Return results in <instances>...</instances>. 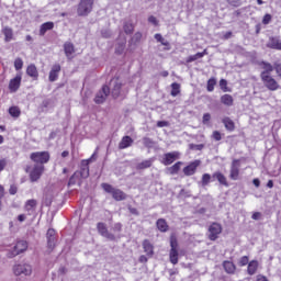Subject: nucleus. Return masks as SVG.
I'll return each instance as SVG.
<instances>
[{"label":"nucleus","instance_id":"nucleus-1","mask_svg":"<svg viewBox=\"0 0 281 281\" xmlns=\"http://www.w3.org/2000/svg\"><path fill=\"white\" fill-rule=\"evenodd\" d=\"M95 155H92L90 159L81 160L80 170L74 172V175L69 178L68 188L71 186H77L79 188L82 187V179H89V164H91V159H93Z\"/></svg>","mask_w":281,"mask_h":281},{"label":"nucleus","instance_id":"nucleus-2","mask_svg":"<svg viewBox=\"0 0 281 281\" xmlns=\"http://www.w3.org/2000/svg\"><path fill=\"white\" fill-rule=\"evenodd\" d=\"M93 1L94 0H80L77 8L78 16H89L93 10Z\"/></svg>","mask_w":281,"mask_h":281},{"label":"nucleus","instance_id":"nucleus-3","mask_svg":"<svg viewBox=\"0 0 281 281\" xmlns=\"http://www.w3.org/2000/svg\"><path fill=\"white\" fill-rule=\"evenodd\" d=\"M30 159H32L34 164H36V166H43L44 164L49 162V159H50L49 151L32 153L30 156Z\"/></svg>","mask_w":281,"mask_h":281},{"label":"nucleus","instance_id":"nucleus-4","mask_svg":"<svg viewBox=\"0 0 281 281\" xmlns=\"http://www.w3.org/2000/svg\"><path fill=\"white\" fill-rule=\"evenodd\" d=\"M14 276H32V265L21 262L13 266Z\"/></svg>","mask_w":281,"mask_h":281},{"label":"nucleus","instance_id":"nucleus-5","mask_svg":"<svg viewBox=\"0 0 281 281\" xmlns=\"http://www.w3.org/2000/svg\"><path fill=\"white\" fill-rule=\"evenodd\" d=\"M27 250V241L25 240H20L15 244L13 249L9 250L7 252L8 258H16L20 254H23V251Z\"/></svg>","mask_w":281,"mask_h":281},{"label":"nucleus","instance_id":"nucleus-6","mask_svg":"<svg viewBox=\"0 0 281 281\" xmlns=\"http://www.w3.org/2000/svg\"><path fill=\"white\" fill-rule=\"evenodd\" d=\"M109 95H111V88L106 85L102 86L94 97L95 104H104Z\"/></svg>","mask_w":281,"mask_h":281},{"label":"nucleus","instance_id":"nucleus-7","mask_svg":"<svg viewBox=\"0 0 281 281\" xmlns=\"http://www.w3.org/2000/svg\"><path fill=\"white\" fill-rule=\"evenodd\" d=\"M260 79L268 91H278L280 89V83L271 75L260 77Z\"/></svg>","mask_w":281,"mask_h":281},{"label":"nucleus","instance_id":"nucleus-8","mask_svg":"<svg viewBox=\"0 0 281 281\" xmlns=\"http://www.w3.org/2000/svg\"><path fill=\"white\" fill-rule=\"evenodd\" d=\"M110 90H111V95L112 98H114V100H117V98L121 95L122 93V81H120L119 78L116 79H112L110 81Z\"/></svg>","mask_w":281,"mask_h":281},{"label":"nucleus","instance_id":"nucleus-9","mask_svg":"<svg viewBox=\"0 0 281 281\" xmlns=\"http://www.w3.org/2000/svg\"><path fill=\"white\" fill-rule=\"evenodd\" d=\"M43 172H45L44 165H34L33 169L30 172L31 182L35 183V181H38V179H41V177H43Z\"/></svg>","mask_w":281,"mask_h":281},{"label":"nucleus","instance_id":"nucleus-10","mask_svg":"<svg viewBox=\"0 0 281 281\" xmlns=\"http://www.w3.org/2000/svg\"><path fill=\"white\" fill-rule=\"evenodd\" d=\"M223 232V226L218 223H212L209 227V239L210 240H216L218 238V235H221Z\"/></svg>","mask_w":281,"mask_h":281},{"label":"nucleus","instance_id":"nucleus-11","mask_svg":"<svg viewBox=\"0 0 281 281\" xmlns=\"http://www.w3.org/2000/svg\"><path fill=\"white\" fill-rule=\"evenodd\" d=\"M239 175H240V160L234 159L231 165L229 179H232V181H238Z\"/></svg>","mask_w":281,"mask_h":281},{"label":"nucleus","instance_id":"nucleus-12","mask_svg":"<svg viewBox=\"0 0 281 281\" xmlns=\"http://www.w3.org/2000/svg\"><path fill=\"white\" fill-rule=\"evenodd\" d=\"M97 229L103 238H108V240H115V235L109 233V228H106V224L99 222L97 224Z\"/></svg>","mask_w":281,"mask_h":281},{"label":"nucleus","instance_id":"nucleus-13","mask_svg":"<svg viewBox=\"0 0 281 281\" xmlns=\"http://www.w3.org/2000/svg\"><path fill=\"white\" fill-rule=\"evenodd\" d=\"M177 159H179L178 151L167 153L164 155L161 164H164V166H171V164H175V161H177Z\"/></svg>","mask_w":281,"mask_h":281},{"label":"nucleus","instance_id":"nucleus-14","mask_svg":"<svg viewBox=\"0 0 281 281\" xmlns=\"http://www.w3.org/2000/svg\"><path fill=\"white\" fill-rule=\"evenodd\" d=\"M201 166V160H194L193 162L189 164L187 167L183 168V173L186 177H192L196 172V169Z\"/></svg>","mask_w":281,"mask_h":281},{"label":"nucleus","instance_id":"nucleus-15","mask_svg":"<svg viewBox=\"0 0 281 281\" xmlns=\"http://www.w3.org/2000/svg\"><path fill=\"white\" fill-rule=\"evenodd\" d=\"M47 238V247L50 249V251L54 250V247H56V231L54 228H49L46 233Z\"/></svg>","mask_w":281,"mask_h":281},{"label":"nucleus","instance_id":"nucleus-16","mask_svg":"<svg viewBox=\"0 0 281 281\" xmlns=\"http://www.w3.org/2000/svg\"><path fill=\"white\" fill-rule=\"evenodd\" d=\"M259 65L263 69L260 74V78H263V76H271V72L276 69V64L271 65L269 61H261Z\"/></svg>","mask_w":281,"mask_h":281},{"label":"nucleus","instance_id":"nucleus-17","mask_svg":"<svg viewBox=\"0 0 281 281\" xmlns=\"http://www.w3.org/2000/svg\"><path fill=\"white\" fill-rule=\"evenodd\" d=\"M36 205L38 202L34 199L27 200L24 204V210L27 212L29 216H32L36 212Z\"/></svg>","mask_w":281,"mask_h":281},{"label":"nucleus","instance_id":"nucleus-18","mask_svg":"<svg viewBox=\"0 0 281 281\" xmlns=\"http://www.w3.org/2000/svg\"><path fill=\"white\" fill-rule=\"evenodd\" d=\"M213 181H218L221 186H225V188H229V183L227 182V178L221 171H215L212 175Z\"/></svg>","mask_w":281,"mask_h":281},{"label":"nucleus","instance_id":"nucleus-19","mask_svg":"<svg viewBox=\"0 0 281 281\" xmlns=\"http://www.w3.org/2000/svg\"><path fill=\"white\" fill-rule=\"evenodd\" d=\"M58 74H60V64H55L48 75L49 82H56L58 80Z\"/></svg>","mask_w":281,"mask_h":281},{"label":"nucleus","instance_id":"nucleus-20","mask_svg":"<svg viewBox=\"0 0 281 281\" xmlns=\"http://www.w3.org/2000/svg\"><path fill=\"white\" fill-rule=\"evenodd\" d=\"M20 87H21V76H16L15 78L10 80L9 90L11 91V93H16Z\"/></svg>","mask_w":281,"mask_h":281},{"label":"nucleus","instance_id":"nucleus-21","mask_svg":"<svg viewBox=\"0 0 281 281\" xmlns=\"http://www.w3.org/2000/svg\"><path fill=\"white\" fill-rule=\"evenodd\" d=\"M267 47H269V49H278L279 52H281L280 37H270Z\"/></svg>","mask_w":281,"mask_h":281},{"label":"nucleus","instance_id":"nucleus-22","mask_svg":"<svg viewBox=\"0 0 281 281\" xmlns=\"http://www.w3.org/2000/svg\"><path fill=\"white\" fill-rule=\"evenodd\" d=\"M223 269L224 271H226L229 276H234V273H236V265H234V262L232 261H223Z\"/></svg>","mask_w":281,"mask_h":281},{"label":"nucleus","instance_id":"nucleus-23","mask_svg":"<svg viewBox=\"0 0 281 281\" xmlns=\"http://www.w3.org/2000/svg\"><path fill=\"white\" fill-rule=\"evenodd\" d=\"M133 146V138L131 136H124L119 143V149L124 150V148H128Z\"/></svg>","mask_w":281,"mask_h":281},{"label":"nucleus","instance_id":"nucleus-24","mask_svg":"<svg viewBox=\"0 0 281 281\" xmlns=\"http://www.w3.org/2000/svg\"><path fill=\"white\" fill-rule=\"evenodd\" d=\"M112 199H114V201H126V193L120 189H114Z\"/></svg>","mask_w":281,"mask_h":281},{"label":"nucleus","instance_id":"nucleus-25","mask_svg":"<svg viewBox=\"0 0 281 281\" xmlns=\"http://www.w3.org/2000/svg\"><path fill=\"white\" fill-rule=\"evenodd\" d=\"M143 249L147 256H153L155 254L153 244H150V240L145 239L143 241Z\"/></svg>","mask_w":281,"mask_h":281},{"label":"nucleus","instance_id":"nucleus-26","mask_svg":"<svg viewBox=\"0 0 281 281\" xmlns=\"http://www.w3.org/2000/svg\"><path fill=\"white\" fill-rule=\"evenodd\" d=\"M222 122H223V124H224L226 131H229V132L232 133L233 131L236 130V124H235L234 121H232V119H229L228 116L224 117V119L222 120Z\"/></svg>","mask_w":281,"mask_h":281},{"label":"nucleus","instance_id":"nucleus-27","mask_svg":"<svg viewBox=\"0 0 281 281\" xmlns=\"http://www.w3.org/2000/svg\"><path fill=\"white\" fill-rule=\"evenodd\" d=\"M54 30V22H45L40 27V36H45V33Z\"/></svg>","mask_w":281,"mask_h":281},{"label":"nucleus","instance_id":"nucleus-28","mask_svg":"<svg viewBox=\"0 0 281 281\" xmlns=\"http://www.w3.org/2000/svg\"><path fill=\"white\" fill-rule=\"evenodd\" d=\"M2 34L4 35L5 43H10V41H12V37L14 36V32L9 26H4L2 29Z\"/></svg>","mask_w":281,"mask_h":281},{"label":"nucleus","instance_id":"nucleus-29","mask_svg":"<svg viewBox=\"0 0 281 281\" xmlns=\"http://www.w3.org/2000/svg\"><path fill=\"white\" fill-rule=\"evenodd\" d=\"M156 227L159 229V232H162V233H166L169 229L168 222H166L165 218L157 220Z\"/></svg>","mask_w":281,"mask_h":281},{"label":"nucleus","instance_id":"nucleus-30","mask_svg":"<svg viewBox=\"0 0 281 281\" xmlns=\"http://www.w3.org/2000/svg\"><path fill=\"white\" fill-rule=\"evenodd\" d=\"M257 271H258V261L251 260L248 263L247 273H248V276H256Z\"/></svg>","mask_w":281,"mask_h":281},{"label":"nucleus","instance_id":"nucleus-31","mask_svg":"<svg viewBox=\"0 0 281 281\" xmlns=\"http://www.w3.org/2000/svg\"><path fill=\"white\" fill-rule=\"evenodd\" d=\"M221 102L225 106H234V97H232V94H223L221 97Z\"/></svg>","mask_w":281,"mask_h":281},{"label":"nucleus","instance_id":"nucleus-32","mask_svg":"<svg viewBox=\"0 0 281 281\" xmlns=\"http://www.w3.org/2000/svg\"><path fill=\"white\" fill-rule=\"evenodd\" d=\"M154 161H155V159H153V158H149L147 160H143L142 162H139L136 166V169L137 170H146V168H150L153 166Z\"/></svg>","mask_w":281,"mask_h":281},{"label":"nucleus","instance_id":"nucleus-33","mask_svg":"<svg viewBox=\"0 0 281 281\" xmlns=\"http://www.w3.org/2000/svg\"><path fill=\"white\" fill-rule=\"evenodd\" d=\"M64 50L68 58H71V55L76 54V48L74 47V44H71V43H65Z\"/></svg>","mask_w":281,"mask_h":281},{"label":"nucleus","instance_id":"nucleus-34","mask_svg":"<svg viewBox=\"0 0 281 281\" xmlns=\"http://www.w3.org/2000/svg\"><path fill=\"white\" fill-rule=\"evenodd\" d=\"M123 30L125 34H133V32H135V25L132 21H125L123 23Z\"/></svg>","mask_w":281,"mask_h":281},{"label":"nucleus","instance_id":"nucleus-35","mask_svg":"<svg viewBox=\"0 0 281 281\" xmlns=\"http://www.w3.org/2000/svg\"><path fill=\"white\" fill-rule=\"evenodd\" d=\"M181 166H183V162L178 161L175 165H172L171 167H169L167 170H168L169 175H179V170H181Z\"/></svg>","mask_w":281,"mask_h":281},{"label":"nucleus","instance_id":"nucleus-36","mask_svg":"<svg viewBox=\"0 0 281 281\" xmlns=\"http://www.w3.org/2000/svg\"><path fill=\"white\" fill-rule=\"evenodd\" d=\"M207 49H204L202 53H196L195 55H191L187 58V63H194V60H199L200 58H203V56H206Z\"/></svg>","mask_w":281,"mask_h":281},{"label":"nucleus","instance_id":"nucleus-37","mask_svg":"<svg viewBox=\"0 0 281 281\" xmlns=\"http://www.w3.org/2000/svg\"><path fill=\"white\" fill-rule=\"evenodd\" d=\"M26 74L31 78H38V69H36V66L33 64L26 68Z\"/></svg>","mask_w":281,"mask_h":281},{"label":"nucleus","instance_id":"nucleus-38","mask_svg":"<svg viewBox=\"0 0 281 281\" xmlns=\"http://www.w3.org/2000/svg\"><path fill=\"white\" fill-rule=\"evenodd\" d=\"M169 258L171 265H178L179 262V250L170 249Z\"/></svg>","mask_w":281,"mask_h":281},{"label":"nucleus","instance_id":"nucleus-39","mask_svg":"<svg viewBox=\"0 0 281 281\" xmlns=\"http://www.w3.org/2000/svg\"><path fill=\"white\" fill-rule=\"evenodd\" d=\"M179 93H181V85L177 83V82L171 83L170 95H172V98H177V95H179Z\"/></svg>","mask_w":281,"mask_h":281},{"label":"nucleus","instance_id":"nucleus-40","mask_svg":"<svg viewBox=\"0 0 281 281\" xmlns=\"http://www.w3.org/2000/svg\"><path fill=\"white\" fill-rule=\"evenodd\" d=\"M211 181H214L212 176L210 173H204L202 176V180H201V183H202V187L205 188V186H210V182Z\"/></svg>","mask_w":281,"mask_h":281},{"label":"nucleus","instance_id":"nucleus-41","mask_svg":"<svg viewBox=\"0 0 281 281\" xmlns=\"http://www.w3.org/2000/svg\"><path fill=\"white\" fill-rule=\"evenodd\" d=\"M9 114L11 117H20L21 116V109L19 106H11L9 109Z\"/></svg>","mask_w":281,"mask_h":281},{"label":"nucleus","instance_id":"nucleus-42","mask_svg":"<svg viewBox=\"0 0 281 281\" xmlns=\"http://www.w3.org/2000/svg\"><path fill=\"white\" fill-rule=\"evenodd\" d=\"M154 38H156L157 43H161L165 47H168L170 43L164 38V36L160 33H156L154 35Z\"/></svg>","mask_w":281,"mask_h":281},{"label":"nucleus","instance_id":"nucleus-43","mask_svg":"<svg viewBox=\"0 0 281 281\" xmlns=\"http://www.w3.org/2000/svg\"><path fill=\"white\" fill-rule=\"evenodd\" d=\"M124 49H126V41L119 42L115 48L116 54H124Z\"/></svg>","mask_w":281,"mask_h":281},{"label":"nucleus","instance_id":"nucleus-44","mask_svg":"<svg viewBox=\"0 0 281 281\" xmlns=\"http://www.w3.org/2000/svg\"><path fill=\"white\" fill-rule=\"evenodd\" d=\"M214 87H216V79L215 78H211L207 80V86H206V90L212 93V91H214Z\"/></svg>","mask_w":281,"mask_h":281},{"label":"nucleus","instance_id":"nucleus-45","mask_svg":"<svg viewBox=\"0 0 281 281\" xmlns=\"http://www.w3.org/2000/svg\"><path fill=\"white\" fill-rule=\"evenodd\" d=\"M143 144L145 148H153V146H155V142L153 140V138L149 137H144Z\"/></svg>","mask_w":281,"mask_h":281},{"label":"nucleus","instance_id":"nucleus-46","mask_svg":"<svg viewBox=\"0 0 281 281\" xmlns=\"http://www.w3.org/2000/svg\"><path fill=\"white\" fill-rule=\"evenodd\" d=\"M101 187L103 188L104 192H108V194H113L115 191V188L109 183H102Z\"/></svg>","mask_w":281,"mask_h":281},{"label":"nucleus","instance_id":"nucleus-47","mask_svg":"<svg viewBox=\"0 0 281 281\" xmlns=\"http://www.w3.org/2000/svg\"><path fill=\"white\" fill-rule=\"evenodd\" d=\"M179 247V243L177 241V237L171 236L170 237V248L173 250H177Z\"/></svg>","mask_w":281,"mask_h":281},{"label":"nucleus","instance_id":"nucleus-48","mask_svg":"<svg viewBox=\"0 0 281 281\" xmlns=\"http://www.w3.org/2000/svg\"><path fill=\"white\" fill-rule=\"evenodd\" d=\"M239 267H247L249 265V257L243 256L238 261Z\"/></svg>","mask_w":281,"mask_h":281},{"label":"nucleus","instance_id":"nucleus-49","mask_svg":"<svg viewBox=\"0 0 281 281\" xmlns=\"http://www.w3.org/2000/svg\"><path fill=\"white\" fill-rule=\"evenodd\" d=\"M14 67H15V70H16V71L23 69V59L16 58V59L14 60Z\"/></svg>","mask_w":281,"mask_h":281},{"label":"nucleus","instance_id":"nucleus-50","mask_svg":"<svg viewBox=\"0 0 281 281\" xmlns=\"http://www.w3.org/2000/svg\"><path fill=\"white\" fill-rule=\"evenodd\" d=\"M189 148H190V150H203V148H205V145H203V144H199V145L190 144Z\"/></svg>","mask_w":281,"mask_h":281},{"label":"nucleus","instance_id":"nucleus-51","mask_svg":"<svg viewBox=\"0 0 281 281\" xmlns=\"http://www.w3.org/2000/svg\"><path fill=\"white\" fill-rule=\"evenodd\" d=\"M52 201H53L52 195H45L43 199V203L44 205H46V207H49L52 205Z\"/></svg>","mask_w":281,"mask_h":281},{"label":"nucleus","instance_id":"nucleus-52","mask_svg":"<svg viewBox=\"0 0 281 281\" xmlns=\"http://www.w3.org/2000/svg\"><path fill=\"white\" fill-rule=\"evenodd\" d=\"M101 36L103 38H111V36H113V33L111 32V30H102L101 31Z\"/></svg>","mask_w":281,"mask_h":281},{"label":"nucleus","instance_id":"nucleus-53","mask_svg":"<svg viewBox=\"0 0 281 281\" xmlns=\"http://www.w3.org/2000/svg\"><path fill=\"white\" fill-rule=\"evenodd\" d=\"M142 41V33L137 32L134 34V36L132 37V43H139Z\"/></svg>","mask_w":281,"mask_h":281},{"label":"nucleus","instance_id":"nucleus-54","mask_svg":"<svg viewBox=\"0 0 281 281\" xmlns=\"http://www.w3.org/2000/svg\"><path fill=\"white\" fill-rule=\"evenodd\" d=\"M220 87H221L222 91H224V92L227 91V80L221 79Z\"/></svg>","mask_w":281,"mask_h":281},{"label":"nucleus","instance_id":"nucleus-55","mask_svg":"<svg viewBox=\"0 0 281 281\" xmlns=\"http://www.w3.org/2000/svg\"><path fill=\"white\" fill-rule=\"evenodd\" d=\"M274 71L278 74L279 78L281 79V64L274 63Z\"/></svg>","mask_w":281,"mask_h":281},{"label":"nucleus","instance_id":"nucleus-56","mask_svg":"<svg viewBox=\"0 0 281 281\" xmlns=\"http://www.w3.org/2000/svg\"><path fill=\"white\" fill-rule=\"evenodd\" d=\"M262 23L263 25H269V23H271V14H266L262 19Z\"/></svg>","mask_w":281,"mask_h":281},{"label":"nucleus","instance_id":"nucleus-57","mask_svg":"<svg viewBox=\"0 0 281 281\" xmlns=\"http://www.w3.org/2000/svg\"><path fill=\"white\" fill-rule=\"evenodd\" d=\"M16 192H19V188H16L15 184H11V186H10V189H9V193H10L11 195H14V194H16Z\"/></svg>","mask_w":281,"mask_h":281},{"label":"nucleus","instance_id":"nucleus-58","mask_svg":"<svg viewBox=\"0 0 281 281\" xmlns=\"http://www.w3.org/2000/svg\"><path fill=\"white\" fill-rule=\"evenodd\" d=\"M7 166L8 160H5V158L0 159V172H2V170H4Z\"/></svg>","mask_w":281,"mask_h":281},{"label":"nucleus","instance_id":"nucleus-59","mask_svg":"<svg viewBox=\"0 0 281 281\" xmlns=\"http://www.w3.org/2000/svg\"><path fill=\"white\" fill-rule=\"evenodd\" d=\"M213 138L215 139V142H221V139H223V137L221 136V132H213Z\"/></svg>","mask_w":281,"mask_h":281},{"label":"nucleus","instance_id":"nucleus-60","mask_svg":"<svg viewBox=\"0 0 281 281\" xmlns=\"http://www.w3.org/2000/svg\"><path fill=\"white\" fill-rule=\"evenodd\" d=\"M210 120H212V115L210 113H204L203 114V124H207V122H210Z\"/></svg>","mask_w":281,"mask_h":281},{"label":"nucleus","instance_id":"nucleus-61","mask_svg":"<svg viewBox=\"0 0 281 281\" xmlns=\"http://www.w3.org/2000/svg\"><path fill=\"white\" fill-rule=\"evenodd\" d=\"M157 126H158V128H164L166 126H169V123H168V121H158Z\"/></svg>","mask_w":281,"mask_h":281},{"label":"nucleus","instance_id":"nucleus-62","mask_svg":"<svg viewBox=\"0 0 281 281\" xmlns=\"http://www.w3.org/2000/svg\"><path fill=\"white\" fill-rule=\"evenodd\" d=\"M261 216H262V213L255 212V213H252L251 218H252V221H260Z\"/></svg>","mask_w":281,"mask_h":281},{"label":"nucleus","instance_id":"nucleus-63","mask_svg":"<svg viewBox=\"0 0 281 281\" xmlns=\"http://www.w3.org/2000/svg\"><path fill=\"white\" fill-rule=\"evenodd\" d=\"M148 22L151 23L153 25H159V22L157 21V18H155L154 15H150L148 18Z\"/></svg>","mask_w":281,"mask_h":281},{"label":"nucleus","instance_id":"nucleus-64","mask_svg":"<svg viewBox=\"0 0 281 281\" xmlns=\"http://www.w3.org/2000/svg\"><path fill=\"white\" fill-rule=\"evenodd\" d=\"M113 232H122V223H115L113 226Z\"/></svg>","mask_w":281,"mask_h":281}]
</instances>
